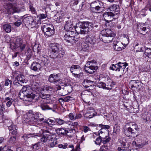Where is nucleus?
<instances>
[{
    "instance_id": "864d4df0",
    "label": "nucleus",
    "mask_w": 151,
    "mask_h": 151,
    "mask_svg": "<svg viewBox=\"0 0 151 151\" xmlns=\"http://www.w3.org/2000/svg\"><path fill=\"white\" fill-rule=\"evenodd\" d=\"M53 142H51L50 144V147H53L58 143L57 142L56 140H54V139L52 140Z\"/></svg>"
},
{
    "instance_id": "774afa93",
    "label": "nucleus",
    "mask_w": 151,
    "mask_h": 151,
    "mask_svg": "<svg viewBox=\"0 0 151 151\" xmlns=\"http://www.w3.org/2000/svg\"><path fill=\"white\" fill-rule=\"evenodd\" d=\"M22 24V22L20 20H18L17 21L15 22L14 24L17 26H19Z\"/></svg>"
},
{
    "instance_id": "f8f14e48",
    "label": "nucleus",
    "mask_w": 151,
    "mask_h": 151,
    "mask_svg": "<svg viewBox=\"0 0 151 151\" xmlns=\"http://www.w3.org/2000/svg\"><path fill=\"white\" fill-rule=\"evenodd\" d=\"M55 136L49 132H44L40 138L41 141L43 142H46L48 140L52 141L55 138Z\"/></svg>"
},
{
    "instance_id": "393cba45",
    "label": "nucleus",
    "mask_w": 151,
    "mask_h": 151,
    "mask_svg": "<svg viewBox=\"0 0 151 151\" xmlns=\"http://www.w3.org/2000/svg\"><path fill=\"white\" fill-rule=\"evenodd\" d=\"M85 40L87 42L90 44H93L95 41L94 36L92 35L87 36Z\"/></svg>"
},
{
    "instance_id": "3c124183",
    "label": "nucleus",
    "mask_w": 151,
    "mask_h": 151,
    "mask_svg": "<svg viewBox=\"0 0 151 151\" xmlns=\"http://www.w3.org/2000/svg\"><path fill=\"white\" fill-rule=\"evenodd\" d=\"M108 147L107 146L103 145L101 146L99 150L100 151H108Z\"/></svg>"
},
{
    "instance_id": "49530a36",
    "label": "nucleus",
    "mask_w": 151,
    "mask_h": 151,
    "mask_svg": "<svg viewBox=\"0 0 151 151\" xmlns=\"http://www.w3.org/2000/svg\"><path fill=\"white\" fill-rule=\"evenodd\" d=\"M35 136H37V135H35L34 134H24V136H22V137L24 139V140H27V138L30 137H35Z\"/></svg>"
},
{
    "instance_id": "dca6fc26",
    "label": "nucleus",
    "mask_w": 151,
    "mask_h": 151,
    "mask_svg": "<svg viewBox=\"0 0 151 151\" xmlns=\"http://www.w3.org/2000/svg\"><path fill=\"white\" fill-rule=\"evenodd\" d=\"M88 93L87 91H83L81 93V98L83 101L86 103H88L90 101V97L88 94Z\"/></svg>"
},
{
    "instance_id": "c85d7f7f",
    "label": "nucleus",
    "mask_w": 151,
    "mask_h": 151,
    "mask_svg": "<svg viewBox=\"0 0 151 151\" xmlns=\"http://www.w3.org/2000/svg\"><path fill=\"white\" fill-rule=\"evenodd\" d=\"M93 81L87 79L84 80L83 82V86L86 88L92 86L93 84Z\"/></svg>"
},
{
    "instance_id": "a211bd4d",
    "label": "nucleus",
    "mask_w": 151,
    "mask_h": 151,
    "mask_svg": "<svg viewBox=\"0 0 151 151\" xmlns=\"http://www.w3.org/2000/svg\"><path fill=\"white\" fill-rule=\"evenodd\" d=\"M99 126L101 128L98 132V134L100 135L101 134H108V130L107 129L109 128V126L108 125H103L102 124H99Z\"/></svg>"
},
{
    "instance_id": "0eeeda50",
    "label": "nucleus",
    "mask_w": 151,
    "mask_h": 151,
    "mask_svg": "<svg viewBox=\"0 0 151 151\" xmlns=\"http://www.w3.org/2000/svg\"><path fill=\"white\" fill-rule=\"evenodd\" d=\"M90 6L91 10L94 12H100L104 8V3L99 1L93 2Z\"/></svg>"
},
{
    "instance_id": "680f3d73",
    "label": "nucleus",
    "mask_w": 151,
    "mask_h": 151,
    "mask_svg": "<svg viewBox=\"0 0 151 151\" xmlns=\"http://www.w3.org/2000/svg\"><path fill=\"white\" fill-rule=\"evenodd\" d=\"M96 63V61L94 60H93L91 61H88L86 64L87 65H89L90 66L93 65L94 64H95Z\"/></svg>"
},
{
    "instance_id": "c756f323",
    "label": "nucleus",
    "mask_w": 151,
    "mask_h": 151,
    "mask_svg": "<svg viewBox=\"0 0 151 151\" xmlns=\"http://www.w3.org/2000/svg\"><path fill=\"white\" fill-rule=\"evenodd\" d=\"M68 32L66 34H65V38L66 39H68L69 38V36L71 37L72 36H73V37L76 38L77 37L76 35V33L72 30L68 31Z\"/></svg>"
},
{
    "instance_id": "f03ea898",
    "label": "nucleus",
    "mask_w": 151,
    "mask_h": 151,
    "mask_svg": "<svg viewBox=\"0 0 151 151\" xmlns=\"http://www.w3.org/2000/svg\"><path fill=\"white\" fill-rule=\"evenodd\" d=\"M31 88L29 87L24 86L23 87L19 93V95L23 94V100L26 101H31L33 99L37 100V97L32 93L30 94Z\"/></svg>"
},
{
    "instance_id": "a878e982",
    "label": "nucleus",
    "mask_w": 151,
    "mask_h": 151,
    "mask_svg": "<svg viewBox=\"0 0 151 151\" xmlns=\"http://www.w3.org/2000/svg\"><path fill=\"white\" fill-rule=\"evenodd\" d=\"M41 68V65L39 63L36 62H33L31 66V69L35 71L40 70Z\"/></svg>"
},
{
    "instance_id": "9b49d317",
    "label": "nucleus",
    "mask_w": 151,
    "mask_h": 151,
    "mask_svg": "<svg viewBox=\"0 0 151 151\" xmlns=\"http://www.w3.org/2000/svg\"><path fill=\"white\" fill-rule=\"evenodd\" d=\"M9 14H13L14 13H18L20 11V9L17 7L15 4L8 3L6 4L5 7Z\"/></svg>"
},
{
    "instance_id": "72a5a7b5",
    "label": "nucleus",
    "mask_w": 151,
    "mask_h": 151,
    "mask_svg": "<svg viewBox=\"0 0 151 151\" xmlns=\"http://www.w3.org/2000/svg\"><path fill=\"white\" fill-rule=\"evenodd\" d=\"M13 101L14 100L13 99L10 98L9 97H6L5 99V101L6 102V105L7 107H10Z\"/></svg>"
},
{
    "instance_id": "a18cd8bd",
    "label": "nucleus",
    "mask_w": 151,
    "mask_h": 151,
    "mask_svg": "<svg viewBox=\"0 0 151 151\" xmlns=\"http://www.w3.org/2000/svg\"><path fill=\"white\" fill-rule=\"evenodd\" d=\"M82 131L85 133H86L91 131V129L88 127L86 126H82Z\"/></svg>"
},
{
    "instance_id": "5fc2aeb1",
    "label": "nucleus",
    "mask_w": 151,
    "mask_h": 151,
    "mask_svg": "<svg viewBox=\"0 0 151 151\" xmlns=\"http://www.w3.org/2000/svg\"><path fill=\"white\" fill-rule=\"evenodd\" d=\"M52 90V88H50L48 86H45L43 88V90L44 91H51Z\"/></svg>"
},
{
    "instance_id": "bb28decb",
    "label": "nucleus",
    "mask_w": 151,
    "mask_h": 151,
    "mask_svg": "<svg viewBox=\"0 0 151 151\" xmlns=\"http://www.w3.org/2000/svg\"><path fill=\"white\" fill-rule=\"evenodd\" d=\"M127 65V63H122L121 62L118 63L117 64V66L118 68L116 69V70H118V71H124L126 67V66Z\"/></svg>"
},
{
    "instance_id": "b1692460",
    "label": "nucleus",
    "mask_w": 151,
    "mask_h": 151,
    "mask_svg": "<svg viewBox=\"0 0 151 151\" xmlns=\"http://www.w3.org/2000/svg\"><path fill=\"white\" fill-rule=\"evenodd\" d=\"M129 84L132 88H137L140 85V83L138 80H131L129 82Z\"/></svg>"
},
{
    "instance_id": "cd10ccee",
    "label": "nucleus",
    "mask_w": 151,
    "mask_h": 151,
    "mask_svg": "<svg viewBox=\"0 0 151 151\" xmlns=\"http://www.w3.org/2000/svg\"><path fill=\"white\" fill-rule=\"evenodd\" d=\"M38 60H39L38 62L39 63H41L42 65L45 66H47L48 63H49L47 59L44 57L42 56L41 57H40Z\"/></svg>"
},
{
    "instance_id": "58836bf2",
    "label": "nucleus",
    "mask_w": 151,
    "mask_h": 151,
    "mask_svg": "<svg viewBox=\"0 0 151 151\" xmlns=\"http://www.w3.org/2000/svg\"><path fill=\"white\" fill-rule=\"evenodd\" d=\"M106 84L105 83L99 81L98 84V86L99 88L106 89L107 87H106Z\"/></svg>"
},
{
    "instance_id": "5701e85b",
    "label": "nucleus",
    "mask_w": 151,
    "mask_h": 151,
    "mask_svg": "<svg viewBox=\"0 0 151 151\" xmlns=\"http://www.w3.org/2000/svg\"><path fill=\"white\" fill-rule=\"evenodd\" d=\"M64 28L66 31L72 30L73 29L72 22L70 20L67 21L65 25Z\"/></svg>"
},
{
    "instance_id": "2eb2a0df",
    "label": "nucleus",
    "mask_w": 151,
    "mask_h": 151,
    "mask_svg": "<svg viewBox=\"0 0 151 151\" xmlns=\"http://www.w3.org/2000/svg\"><path fill=\"white\" fill-rule=\"evenodd\" d=\"M116 15L111 12L109 11L108 12L104 13L103 15V17L105 20L107 22V23L111 22L114 19V17ZM108 23H106L107 25Z\"/></svg>"
},
{
    "instance_id": "e433bc0d",
    "label": "nucleus",
    "mask_w": 151,
    "mask_h": 151,
    "mask_svg": "<svg viewBox=\"0 0 151 151\" xmlns=\"http://www.w3.org/2000/svg\"><path fill=\"white\" fill-rule=\"evenodd\" d=\"M122 145L121 146L124 149V150H127L129 146V142L127 141H122L120 142Z\"/></svg>"
},
{
    "instance_id": "2f4dec72",
    "label": "nucleus",
    "mask_w": 151,
    "mask_h": 151,
    "mask_svg": "<svg viewBox=\"0 0 151 151\" xmlns=\"http://www.w3.org/2000/svg\"><path fill=\"white\" fill-rule=\"evenodd\" d=\"M108 81L107 83V86L106 87V89L109 90L111 89L114 86V83L110 79H109L108 80Z\"/></svg>"
},
{
    "instance_id": "37998d69",
    "label": "nucleus",
    "mask_w": 151,
    "mask_h": 151,
    "mask_svg": "<svg viewBox=\"0 0 151 151\" xmlns=\"http://www.w3.org/2000/svg\"><path fill=\"white\" fill-rule=\"evenodd\" d=\"M139 140H137V143H141V144H137V145L136 146V147H137L138 148H141L144 146V145L142 143V140L140 138H139Z\"/></svg>"
},
{
    "instance_id": "1a4fd4ad",
    "label": "nucleus",
    "mask_w": 151,
    "mask_h": 151,
    "mask_svg": "<svg viewBox=\"0 0 151 151\" xmlns=\"http://www.w3.org/2000/svg\"><path fill=\"white\" fill-rule=\"evenodd\" d=\"M26 16V15H25L23 17L22 22L25 26L29 29L35 27L36 23L33 17L30 16Z\"/></svg>"
},
{
    "instance_id": "052dcab7",
    "label": "nucleus",
    "mask_w": 151,
    "mask_h": 151,
    "mask_svg": "<svg viewBox=\"0 0 151 151\" xmlns=\"http://www.w3.org/2000/svg\"><path fill=\"white\" fill-rule=\"evenodd\" d=\"M29 7L30 10L33 14H35L36 13L35 9L33 7L32 5H30Z\"/></svg>"
},
{
    "instance_id": "0e129e2a",
    "label": "nucleus",
    "mask_w": 151,
    "mask_h": 151,
    "mask_svg": "<svg viewBox=\"0 0 151 151\" xmlns=\"http://www.w3.org/2000/svg\"><path fill=\"white\" fill-rule=\"evenodd\" d=\"M66 88L67 89V91L68 92H70L72 90V87L70 85L66 86Z\"/></svg>"
},
{
    "instance_id": "a19ab883",
    "label": "nucleus",
    "mask_w": 151,
    "mask_h": 151,
    "mask_svg": "<svg viewBox=\"0 0 151 151\" xmlns=\"http://www.w3.org/2000/svg\"><path fill=\"white\" fill-rule=\"evenodd\" d=\"M55 120L57 123L60 125H62L65 123V121L60 118H56Z\"/></svg>"
},
{
    "instance_id": "de8ad7c7",
    "label": "nucleus",
    "mask_w": 151,
    "mask_h": 151,
    "mask_svg": "<svg viewBox=\"0 0 151 151\" xmlns=\"http://www.w3.org/2000/svg\"><path fill=\"white\" fill-rule=\"evenodd\" d=\"M101 138L100 136L97 138L95 141V143L97 145H100L102 141Z\"/></svg>"
},
{
    "instance_id": "7c9ffc66",
    "label": "nucleus",
    "mask_w": 151,
    "mask_h": 151,
    "mask_svg": "<svg viewBox=\"0 0 151 151\" xmlns=\"http://www.w3.org/2000/svg\"><path fill=\"white\" fill-rule=\"evenodd\" d=\"M73 36H72L71 37L69 36V38L67 39L65 37V36H64V39L66 40V41L70 43H75L76 41H77L78 40V39L77 37L75 38L73 37Z\"/></svg>"
},
{
    "instance_id": "f704fd0d",
    "label": "nucleus",
    "mask_w": 151,
    "mask_h": 151,
    "mask_svg": "<svg viewBox=\"0 0 151 151\" xmlns=\"http://www.w3.org/2000/svg\"><path fill=\"white\" fill-rule=\"evenodd\" d=\"M4 29L7 33H9L11 31V26L8 24H6L3 25Z\"/></svg>"
},
{
    "instance_id": "423d86ee",
    "label": "nucleus",
    "mask_w": 151,
    "mask_h": 151,
    "mask_svg": "<svg viewBox=\"0 0 151 151\" xmlns=\"http://www.w3.org/2000/svg\"><path fill=\"white\" fill-rule=\"evenodd\" d=\"M27 116L24 122L31 125H35L38 121L39 113H36L35 114L28 113Z\"/></svg>"
},
{
    "instance_id": "8fccbe9b",
    "label": "nucleus",
    "mask_w": 151,
    "mask_h": 151,
    "mask_svg": "<svg viewBox=\"0 0 151 151\" xmlns=\"http://www.w3.org/2000/svg\"><path fill=\"white\" fill-rule=\"evenodd\" d=\"M68 146V144L66 143H64L63 144H60L58 145V147L60 148H63V149H65L67 148Z\"/></svg>"
},
{
    "instance_id": "4be33fe9",
    "label": "nucleus",
    "mask_w": 151,
    "mask_h": 151,
    "mask_svg": "<svg viewBox=\"0 0 151 151\" xmlns=\"http://www.w3.org/2000/svg\"><path fill=\"white\" fill-rule=\"evenodd\" d=\"M64 15V13L63 11H59L55 15L54 17L55 19V21L59 23L60 22V20L62 19Z\"/></svg>"
},
{
    "instance_id": "09e8293b",
    "label": "nucleus",
    "mask_w": 151,
    "mask_h": 151,
    "mask_svg": "<svg viewBox=\"0 0 151 151\" xmlns=\"http://www.w3.org/2000/svg\"><path fill=\"white\" fill-rule=\"evenodd\" d=\"M75 99L71 96H68L65 97V102H68L74 100Z\"/></svg>"
},
{
    "instance_id": "c03bdc74",
    "label": "nucleus",
    "mask_w": 151,
    "mask_h": 151,
    "mask_svg": "<svg viewBox=\"0 0 151 151\" xmlns=\"http://www.w3.org/2000/svg\"><path fill=\"white\" fill-rule=\"evenodd\" d=\"M69 148H72V150L71 151H80V148L78 145H77L76 147V149L75 150L74 148V146L73 145H70L68 146Z\"/></svg>"
},
{
    "instance_id": "13d9d810",
    "label": "nucleus",
    "mask_w": 151,
    "mask_h": 151,
    "mask_svg": "<svg viewBox=\"0 0 151 151\" xmlns=\"http://www.w3.org/2000/svg\"><path fill=\"white\" fill-rule=\"evenodd\" d=\"M78 3V1L77 0H71L70 2V5L73 6L77 5Z\"/></svg>"
},
{
    "instance_id": "f257e3e1",
    "label": "nucleus",
    "mask_w": 151,
    "mask_h": 151,
    "mask_svg": "<svg viewBox=\"0 0 151 151\" xmlns=\"http://www.w3.org/2000/svg\"><path fill=\"white\" fill-rule=\"evenodd\" d=\"M138 128L137 125L130 122L125 125L124 133L127 136L134 138L138 135Z\"/></svg>"
},
{
    "instance_id": "ea45409f",
    "label": "nucleus",
    "mask_w": 151,
    "mask_h": 151,
    "mask_svg": "<svg viewBox=\"0 0 151 151\" xmlns=\"http://www.w3.org/2000/svg\"><path fill=\"white\" fill-rule=\"evenodd\" d=\"M55 119L54 118H52V119H48L47 121L46 122H45L48 124V125H54L56 122L55 121Z\"/></svg>"
},
{
    "instance_id": "4c0bfd02",
    "label": "nucleus",
    "mask_w": 151,
    "mask_h": 151,
    "mask_svg": "<svg viewBox=\"0 0 151 151\" xmlns=\"http://www.w3.org/2000/svg\"><path fill=\"white\" fill-rule=\"evenodd\" d=\"M25 55L28 60L30 59L32 56V53L31 50L30 49H28L27 52L25 53Z\"/></svg>"
},
{
    "instance_id": "69168bd1",
    "label": "nucleus",
    "mask_w": 151,
    "mask_h": 151,
    "mask_svg": "<svg viewBox=\"0 0 151 151\" xmlns=\"http://www.w3.org/2000/svg\"><path fill=\"white\" fill-rule=\"evenodd\" d=\"M68 116L71 120L75 119V115L73 113H70L68 115Z\"/></svg>"
},
{
    "instance_id": "603ef678",
    "label": "nucleus",
    "mask_w": 151,
    "mask_h": 151,
    "mask_svg": "<svg viewBox=\"0 0 151 151\" xmlns=\"http://www.w3.org/2000/svg\"><path fill=\"white\" fill-rule=\"evenodd\" d=\"M17 128L16 126L14 124H12L9 127V129L10 131L17 129Z\"/></svg>"
},
{
    "instance_id": "e2e57ef3",
    "label": "nucleus",
    "mask_w": 151,
    "mask_h": 151,
    "mask_svg": "<svg viewBox=\"0 0 151 151\" xmlns=\"http://www.w3.org/2000/svg\"><path fill=\"white\" fill-rule=\"evenodd\" d=\"M144 55L146 57H147L149 58H151V52H146L145 51L144 53Z\"/></svg>"
},
{
    "instance_id": "7ed1b4c3",
    "label": "nucleus",
    "mask_w": 151,
    "mask_h": 151,
    "mask_svg": "<svg viewBox=\"0 0 151 151\" xmlns=\"http://www.w3.org/2000/svg\"><path fill=\"white\" fill-rule=\"evenodd\" d=\"M52 53L55 58H61L65 55L64 50L62 46L58 43H52L51 45Z\"/></svg>"
},
{
    "instance_id": "bf43d9fd",
    "label": "nucleus",
    "mask_w": 151,
    "mask_h": 151,
    "mask_svg": "<svg viewBox=\"0 0 151 151\" xmlns=\"http://www.w3.org/2000/svg\"><path fill=\"white\" fill-rule=\"evenodd\" d=\"M111 69L114 70H115L116 71H117L116 69L118 68L117 66V64H112L110 67Z\"/></svg>"
},
{
    "instance_id": "9d476101",
    "label": "nucleus",
    "mask_w": 151,
    "mask_h": 151,
    "mask_svg": "<svg viewBox=\"0 0 151 151\" xmlns=\"http://www.w3.org/2000/svg\"><path fill=\"white\" fill-rule=\"evenodd\" d=\"M45 35L50 37L54 33L55 30L53 26L51 24H45L41 27Z\"/></svg>"
},
{
    "instance_id": "39448f33",
    "label": "nucleus",
    "mask_w": 151,
    "mask_h": 151,
    "mask_svg": "<svg viewBox=\"0 0 151 151\" xmlns=\"http://www.w3.org/2000/svg\"><path fill=\"white\" fill-rule=\"evenodd\" d=\"M80 29L79 33L85 35L87 34L89 31L92 28L93 24L90 22H83L78 23Z\"/></svg>"
},
{
    "instance_id": "338daca9",
    "label": "nucleus",
    "mask_w": 151,
    "mask_h": 151,
    "mask_svg": "<svg viewBox=\"0 0 151 151\" xmlns=\"http://www.w3.org/2000/svg\"><path fill=\"white\" fill-rule=\"evenodd\" d=\"M12 81L9 79H6L5 81V85L6 86H7L9 85V84H11L12 83Z\"/></svg>"
},
{
    "instance_id": "aec40b11",
    "label": "nucleus",
    "mask_w": 151,
    "mask_h": 151,
    "mask_svg": "<svg viewBox=\"0 0 151 151\" xmlns=\"http://www.w3.org/2000/svg\"><path fill=\"white\" fill-rule=\"evenodd\" d=\"M56 132L61 136H64L67 135L68 133V131L65 128H59L56 129Z\"/></svg>"
},
{
    "instance_id": "4d7b16f0",
    "label": "nucleus",
    "mask_w": 151,
    "mask_h": 151,
    "mask_svg": "<svg viewBox=\"0 0 151 151\" xmlns=\"http://www.w3.org/2000/svg\"><path fill=\"white\" fill-rule=\"evenodd\" d=\"M16 140V137H12L9 140V142L11 143H14L15 142Z\"/></svg>"
},
{
    "instance_id": "79ce46f5",
    "label": "nucleus",
    "mask_w": 151,
    "mask_h": 151,
    "mask_svg": "<svg viewBox=\"0 0 151 151\" xmlns=\"http://www.w3.org/2000/svg\"><path fill=\"white\" fill-rule=\"evenodd\" d=\"M139 31L140 32V33L142 35H145V33L144 34L145 32L146 31V27H143L141 25L139 26Z\"/></svg>"
},
{
    "instance_id": "6ab92c4d",
    "label": "nucleus",
    "mask_w": 151,
    "mask_h": 151,
    "mask_svg": "<svg viewBox=\"0 0 151 151\" xmlns=\"http://www.w3.org/2000/svg\"><path fill=\"white\" fill-rule=\"evenodd\" d=\"M98 68L97 66H94V65L87 66L86 65L85 67V70L87 73L90 74L93 73Z\"/></svg>"
},
{
    "instance_id": "c9c22d12",
    "label": "nucleus",
    "mask_w": 151,
    "mask_h": 151,
    "mask_svg": "<svg viewBox=\"0 0 151 151\" xmlns=\"http://www.w3.org/2000/svg\"><path fill=\"white\" fill-rule=\"evenodd\" d=\"M40 107L43 110L52 109V107H50L48 105L46 104H42L40 105Z\"/></svg>"
},
{
    "instance_id": "ddd939ff",
    "label": "nucleus",
    "mask_w": 151,
    "mask_h": 151,
    "mask_svg": "<svg viewBox=\"0 0 151 151\" xmlns=\"http://www.w3.org/2000/svg\"><path fill=\"white\" fill-rule=\"evenodd\" d=\"M60 76L59 74H51L49 77L48 80L50 82L53 83L55 84L61 83L62 81L60 78Z\"/></svg>"
},
{
    "instance_id": "6e6552de",
    "label": "nucleus",
    "mask_w": 151,
    "mask_h": 151,
    "mask_svg": "<svg viewBox=\"0 0 151 151\" xmlns=\"http://www.w3.org/2000/svg\"><path fill=\"white\" fill-rule=\"evenodd\" d=\"M23 41L20 38H17L10 42V48L12 49H14L19 47L21 51L23 50L25 48L26 45L23 43Z\"/></svg>"
},
{
    "instance_id": "473e14b6",
    "label": "nucleus",
    "mask_w": 151,
    "mask_h": 151,
    "mask_svg": "<svg viewBox=\"0 0 151 151\" xmlns=\"http://www.w3.org/2000/svg\"><path fill=\"white\" fill-rule=\"evenodd\" d=\"M121 44L120 43L115 42L113 44V46L115 50L117 51H120L122 50V48L119 46Z\"/></svg>"
},
{
    "instance_id": "4468645a",
    "label": "nucleus",
    "mask_w": 151,
    "mask_h": 151,
    "mask_svg": "<svg viewBox=\"0 0 151 151\" xmlns=\"http://www.w3.org/2000/svg\"><path fill=\"white\" fill-rule=\"evenodd\" d=\"M70 71L72 74L75 77L80 76L82 70L78 65H73L70 68Z\"/></svg>"
},
{
    "instance_id": "f3484780",
    "label": "nucleus",
    "mask_w": 151,
    "mask_h": 151,
    "mask_svg": "<svg viewBox=\"0 0 151 151\" xmlns=\"http://www.w3.org/2000/svg\"><path fill=\"white\" fill-rule=\"evenodd\" d=\"M109 12H112L115 15L118 14L119 13V6L116 4H114L109 6Z\"/></svg>"
},
{
    "instance_id": "412c9836",
    "label": "nucleus",
    "mask_w": 151,
    "mask_h": 151,
    "mask_svg": "<svg viewBox=\"0 0 151 151\" xmlns=\"http://www.w3.org/2000/svg\"><path fill=\"white\" fill-rule=\"evenodd\" d=\"M15 81L17 80V81L15 83H23L25 82V80L24 75L22 74H18L17 77L15 78Z\"/></svg>"
},
{
    "instance_id": "20e7f679",
    "label": "nucleus",
    "mask_w": 151,
    "mask_h": 151,
    "mask_svg": "<svg viewBox=\"0 0 151 151\" xmlns=\"http://www.w3.org/2000/svg\"><path fill=\"white\" fill-rule=\"evenodd\" d=\"M101 35L103 37L102 41L106 43H109L112 41L115 34L113 31L109 29H106L101 31Z\"/></svg>"
},
{
    "instance_id": "6e6d98bb",
    "label": "nucleus",
    "mask_w": 151,
    "mask_h": 151,
    "mask_svg": "<svg viewBox=\"0 0 151 151\" xmlns=\"http://www.w3.org/2000/svg\"><path fill=\"white\" fill-rule=\"evenodd\" d=\"M32 86L34 89H38L39 87V85L38 83L34 82L32 84Z\"/></svg>"
}]
</instances>
